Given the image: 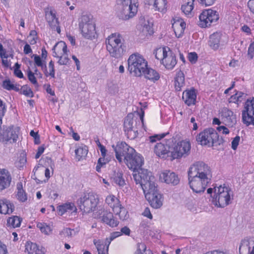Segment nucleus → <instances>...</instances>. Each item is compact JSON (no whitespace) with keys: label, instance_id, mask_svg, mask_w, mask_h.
Segmentation results:
<instances>
[{"label":"nucleus","instance_id":"de8ad7c7","mask_svg":"<svg viewBox=\"0 0 254 254\" xmlns=\"http://www.w3.org/2000/svg\"><path fill=\"white\" fill-rule=\"evenodd\" d=\"M49 72H48L46 68L45 69V74L46 76L49 75L51 76L52 77H55V68H54V62L52 61H51L49 64Z\"/></svg>","mask_w":254,"mask_h":254},{"label":"nucleus","instance_id":"6e6d98bb","mask_svg":"<svg viewBox=\"0 0 254 254\" xmlns=\"http://www.w3.org/2000/svg\"><path fill=\"white\" fill-rule=\"evenodd\" d=\"M20 65L17 63L15 64V68L14 70V74L19 78H23V74L21 71L20 70Z\"/></svg>","mask_w":254,"mask_h":254},{"label":"nucleus","instance_id":"c85d7f7f","mask_svg":"<svg viewBox=\"0 0 254 254\" xmlns=\"http://www.w3.org/2000/svg\"><path fill=\"white\" fill-rule=\"evenodd\" d=\"M52 50L54 57L61 56V55L67 53V46L65 42L60 41L54 46Z\"/></svg>","mask_w":254,"mask_h":254},{"label":"nucleus","instance_id":"bf43d9fd","mask_svg":"<svg viewBox=\"0 0 254 254\" xmlns=\"http://www.w3.org/2000/svg\"><path fill=\"white\" fill-rule=\"evenodd\" d=\"M197 55L195 52L190 53L188 56V59L189 61L191 64H195L197 61Z\"/></svg>","mask_w":254,"mask_h":254},{"label":"nucleus","instance_id":"680f3d73","mask_svg":"<svg viewBox=\"0 0 254 254\" xmlns=\"http://www.w3.org/2000/svg\"><path fill=\"white\" fill-rule=\"evenodd\" d=\"M248 56L250 59L254 57V42L251 43L249 47Z\"/></svg>","mask_w":254,"mask_h":254},{"label":"nucleus","instance_id":"69168bd1","mask_svg":"<svg viewBox=\"0 0 254 254\" xmlns=\"http://www.w3.org/2000/svg\"><path fill=\"white\" fill-rule=\"evenodd\" d=\"M0 254H8L6 246L0 241Z\"/></svg>","mask_w":254,"mask_h":254},{"label":"nucleus","instance_id":"0eeeda50","mask_svg":"<svg viewBox=\"0 0 254 254\" xmlns=\"http://www.w3.org/2000/svg\"><path fill=\"white\" fill-rule=\"evenodd\" d=\"M98 202V195L93 193L84 194L77 200L79 209L86 213L94 211Z\"/></svg>","mask_w":254,"mask_h":254},{"label":"nucleus","instance_id":"c9c22d12","mask_svg":"<svg viewBox=\"0 0 254 254\" xmlns=\"http://www.w3.org/2000/svg\"><path fill=\"white\" fill-rule=\"evenodd\" d=\"M22 220V219L19 216H12L7 220V225L13 228L19 227Z\"/></svg>","mask_w":254,"mask_h":254},{"label":"nucleus","instance_id":"13d9d810","mask_svg":"<svg viewBox=\"0 0 254 254\" xmlns=\"http://www.w3.org/2000/svg\"><path fill=\"white\" fill-rule=\"evenodd\" d=\"M14 84L10 80H5L2 82V87L8 90H11Z\"/></svg>","mask_w":254,"mask_h":254},{"label":"nucleus","instance_id":"5fc2aeb1","mask_svg":"<svg viewBox=\"0 0 254 254\" xmlns=\"http://www.w3.org/2000/svg\"><path fill=\"white\" fill-rule=\"evenodd\" d=\"M33 57L34 58L35 63L37 66L41 67L43 69L47 68L46 65L42 63L40 56L33 55Z\"/></svg>","mask_w":254,"mask_h":254},{"label":"nucleus","instance_id":"c756f323","mask_svg":"<svg viewBox=\"0 0 254 254\" xmlns=\"http://www.w3.org/2000/svg\"><path fill=\"white\" fill-rule=\"evenodd\" d=\"M102 220L112 227H116L119 224L118 221L114 218L113 214L111 212H105L102 216Z\"/></svg>","mask_w":254,"mask_h":254},{"label":"nucleus","instance_id":"f03ea898","mask_svg":"<svg viewBox=\"0 0 254 254\" xmlns=\"http://www.w3.org/2000/svg\"><path fill=\"white\" fill-rule=\"evenodd\" d=\"M138 5V0H119L117 3V16L123 20L132 18L137 12Z\"/></svg>","mask_w":254,"mask_h":254},{"label":"nucleus","instance_id":"6ab92c4d","mask_svg":"<svg viewBox=\"0 0 254 254\" xmlns=\"http://www.w3.org/2000/svg\"><path fill=\"white\" fill-rule=\"evenodd\" d=\"M160 179L164 183L172 186H176L180 183V178L177 174L170 171L166 170L160 175Z\"/></svg>","mask_w":254,"mask_h":254},{"label":"nucleus","instance_id":"2f4dec72","mask_svg":"<svg viewBox=\"0 0 254 254\" xmlns=\"http://www.w3.org/2000/svg\"><path fill=\"white\" fill-rule=\"evenodd\" d=\"M221 35L220 33H214L210 36L209 45L213 50L218 49L220 44V41Z\"/></svg>","mask_w":254,"mask_h":254},{"label":"nucleus","instance_id":"a211bd4d","mask_svg":"<svg viewBox=\"0 0 254 254\" xmlns=\"http://www.w3.org/2000/svg\"><path fill=\"white\" fill-rule=\"evenodd\" d=\"M219 118L226 126L233 127L237 123L236 115L227 108L221 109L219 112Z\"/></svg>","mask_w":254,"mask_h":254},{"label":"nucleus","instance_id":"9b49d317","mask_svg":"<svg viewBox=\"0 0 254 254\" xmlns=\"http://www.w3.org/2000/svg\"><path fill=\"white\" fill-rule=\"evenodd\" d=\"M20 127L11 126H3L0 129V141L7 143L15 142L18 137Z\"/></svg>","mask_w":254,"mask_h":254},{"label":"nucleus","instance_id":"423d86ee","mask_svg":"<svg viewBox=\"0 0 254 254\" xmlns=\"http://www.w3.org/2000/svg\"><path fill=\"white\" fill-rule=\"evenodd\" d=\"M133 178L136 184H139L143 191L150 187H154L156 184L154 182V177L151 172L146 169L140 168L138 170L133 173Z\"/></svg>","mask_w":254,"mask_h":254},{"label":"nucleus","instance_id":"39448f33","mask_svg":"<svg viewBox=\"0 0 254 254\" xmlns=\"http://www.w3.org/2000/svg\"><path fill=\"white\" fill-rule=\"evenodd\" d=\"M232 197V192L231 190L228 187L220 186L214 188L212 202L217 207H224L230 204Z\"/></svg>","mask_w":254,"mask_h":254},{"label":"nucleus","instance_id":"f257e3e1","mask_svg":"<svg viewBox=\"0 0 254 254\" xmlns=\"http://www.w3.org/2000/svg\"><path fill=\"white\" fill-rule=\"evenodd\" d=\"M123 36L119 33L111 34L106 39V49L111 57L119 59L123 56L126 46Z\"/></svg>","mask_w":254,"mask_h":254},{"label":"nucleus","instance_id":"774afa93","mask_svg":"<svg viewBox=\"0 0 254 254\" xmlns=\"http://www.w3.org/2000/svg\"><path fill=\"white\" fill-rule=\"evenodd\" d=\"M248 6L251 12L254 14V0H249L248 2Z\"/></svg>","mask_w":254,"mask_h":254},{"label":"nucleus","instance_id":"aec40b11","mask_svg":"<svg viewBox=\"0 0 254 254\" xmlns=\"http://www.w3.org/2000/svg\"><path fill=\"white\" fill-rule=\"evenodd\" d=\"M154 151L155 154L160 158H166L171 155L170 146L164 140L157 143L154 146Z\"/></svg>","mask_w":254,"mask_h":254},{"label":"nucleus","instance_id":"9d476101","mask_svg":"<svg viewBox=\"0 0 254 254\" xmlns=\"http://www.w3.org/2000/svg\"><path fill=\"white\" fill-rule=\"evenodd\" d=\"M143 192L146 199L153 208L157 209L162 205V195L158 191L156 184L154 185V187L152 186V187L144 190Z\"/></svg>","mask_w":254,"mask_h":254},{"label":"nucleus","instance_id":"a878e982","mask_svg":"<svg viewBox=\"0 0 254 254\" xmlns=\"http://www.w3.org/2000/svg\"><path fill=\"white\" fill-rule=\"evenodd\" d=\"M14 205L9 200L6 199H0V213L10 214L14 210Z\"/></svg>","mask_w":254,"mask_h":254},{"label":"nucleus","instance_id":"49530a36","mask_svg":"<svg viewBox=\"0 0 254 254\" xmlns=\"http://www.w3.org/2000/svg\"><path fill=\"white\" fill-rule=\"evenodd\" d=\"M152 23L149 22L148 21H145L142 27V32L145 34L151 35L153 33V30L152 28Z\"/></svg>","mask_w":254,"mask_h":254},{"label":"nucleus","instance_id":"1a4fd4ad","mask_svg":"<svg viewBox=\"0 0 254 254\" xmlns=\"http://www.w3.org/2000/svg\"><path fill=\"white\" fill-rule=\"evenodd\" d=\"M188 173L209 180H211V169L207 164L202 161L194 163L190 167Z\"/></svg>","mask_w":254,"mask_h":254},{"label":"nucleus","instance_id":"e433bc0d","mask_svg":"<svg viewBox=\"0 0 254 254\" xmlns=\"http://www.w3.org/2000/svg\"><path fill=\"white\" fill-rule=\"evenodd\" d=\"M113 211L116 215H118L120 219L122 220H126L128 217V212L124 207H122L121 204L117 205Z\"/></svg>","mask_w":254,"mask_h":254},{"label":"nucleus","instance_id":"b1692460","mask_svg":"<svg viewBox=\"0 0 254 254\" xmlns=\"http://www.w3.org/2000/svg\"><path fill=\"white\" fill-rule=\"evenodd\" d=\"M182 98L185 103L189 106L194 105L196 102V94L194 88L184 91Z\"/></svg>","mask_w":254,"mask_h":254},{"label":"nucleus","instance_id":"473e14b6","mask_svg":"<svg viewBox=\"0 0 254 254\" xmlns=\"http://www.w3.org/2000/svg\"><path fill=\"white\" fill-rule=\"evenodd\" d=\"M185 85V74L180 70L176 74L175 80V87L177 91H181L182 87Z\"/></svg>","mask_w":254,"mask_h":254},{"label":"nucleus","instance_id":"a18cd8bd","mask_svg":"<svg viewBox=\"0 0 254 254\" xmlns=\"http://www.w3.org/2000/svg\"><path fill=\"white\" fill-rule=\"evenodd\" d=\"M37 227L42 233L46 235H49L52 231L50 226L45 223L38 222L37 223Z\"/></svg>","mask_w":254,"mask_h":254},{"label":"nucleus","instance_id":"8fccbe9b","mask_svg":"<svg viewBox=\"0 0 254 254\" xmlns=\"http://www.w3.org/2000/svg\"><path fill=\"white\" fill-rule=\"evenodd\" d=\"M20 93L27 97H32L33 96V93L31 88L26 85L21 87Z\"/></svg>","mask_w":254,"mask_h":254},{"label":"nucleus","instance_id":"ddd939ff","mask_svg":"<svg viewBox=\"0 0 254 254\" xmlns=\"http://www.w3.org/2000/svg\"><path fill=\"white\" fill-rule=\"evenodd\" d=\"M189 184L194 192H203L211 180L188 173Z\"/></svg>","mask_w":254,"mask_h":254},{"label":"nucleus","instance_id":"864d4df0","mask_svg":"<svg viewBox=\"0 0 254 254\" xmlns=\"http://www.w3.org/2000/svg\"><path fill=\"white\" fill-rule=\"evenodd\" d=\"M167 133H162L161 134H155L152 136H150L149 137V140L151 143H154L157 140H160L161 139L164 137Z\"/></svg>","mask_w":254,"mask_h":254},{"label":"nucleus","instance_id":"dca6fc26","mask_svg":"<svg viewBox=\"0 0 254 254\" xmlns=\"http://www.w3.org/2000/svg\"><path fill=\"white\" fill-rule=\"evenodd\" d=\"M242 120L247 126L254 125V98L252 100H247L245 104V110L242 112Z\"/></svg>","mask_w":254,"mask_h":254},{"label":"nucleus","instance_id":"20e7f679","mask_svg":"<svg viewBox=\"0 0 254 254\" xmlns=\"http://www.w3.org/2000/svg\"><path fill=\"white\" fill-rule=\"evenodd\" d=\"M128 70L130 73L136 77L143 75L147 66V62L144 58L138 53L131 55L127 60Z\"/></svg>","mask_w":254,"mask_h":254},{"label":"nucleus","instance_id":"7ed1b4c3","mask_svg":"<svg viewBox=\"0 0 254 254\" xmlns=\"http://www.w3.org/2000/svg\"><path fill=\"white\" fill-rule=\"evenodd\" d=\"M197 142L204 146L212 147L215 143L218 145L222 144L224 140L222 137H219L216 131L212 128L204 129L196 137Z\"/></svg>","mask_w":254,"mask_h":254},{"label":"nucleus","instance_id":"4468645a","mask_svg":"<svg viewBox=\"0 0 254 254\" xmlns=\"http://www.w3.org/2000/svg\"><path fill=\"white\" fill-rule=\"evenodd\" d=\"M191 144L190 141L182 140L177 143L171 151V160L186 157L190 153Z\"/></svg>","mask_w":254,"mask_h":254},{"label":"nucleus","instance_id":"393cba45","mask_svg":"<svg viewBox=\"0 0 254 254\" xmlns=\"http://www.w3.org/2000/svg\"><path fill=\"white\" fill-rule=\"evenodd\" d=\"M82 36L86 39H92L95 37L96 34L95 24H89L83 27H79Z\"/></svg>","mask_w":254,"mask_h":254},{"label":"nucleus","instance_id":"f3484780","mask_svg":"<svg viewBox=\"0 0 254 254\" xmlns=\"http://www.w3.org/2000/svg\"><path fill=\"white\" fill-rule=\"evenodd\" d=\"M116 153L117 159L120 163L122 162V157H124V159L127 155L134 152V149L128 146L126 142H118L116 146L113 145Z\"/></svg>","mask_w":254,"mask_h":254},{"label":"nucleus","instance_id":"3c124183","mask_svg":"<svg viewBox=\"0 0 254 254\" xmlns=\"http://www.w3.org/2000/svg\"><path fill=\"white\" fill-rule=\"evenodd\" d=\"M127 137L130 139H134L138 134L137 131L133 129V128L125 131Z\"/></svg>","mask_w":254,"mask_h":254},{"label":"nucleus","instance_id":"052dcab7","mask_svg":"<svg viewBox=\"0 0 254 254\" xmlns=\"http://www.w3.org/2000/svg\"><path fill=\"white\" fill-rule=\"evenodd\" d=\"M146 250V246L144 243H140L137 244V254H143Z\"/></svg>","mask_w":254,"mask_h":254},{"label":"nucleus","instance_id":"79ce46f5","mask_svg":"<svg viewBox=\"0 0 254 254\" xmlns=\"http://www.w3.org/2000/svg\"><path fill=\"white\" fill-rule=\"evenodd\" d=\"M133 114L132 113L128 114L126 117L124 121V130L133 128Z\"/></svg>","mask_w":254,"mask_h":254},{"label":"nucleus","instance_id":"5701e85b","mask_svg":"<svg viewBox=\"0 0 254 254\" xmlns=\"http://www.w3.org/2000/svg\"><path fill=\"white\" fill-rule=\"evenodd\" d=\"M46 18L49 23L50 27L56 31L58 33H61V28L58 18H56L55 13L53 11L46 12Z\"/></svg>","mask_w":254,"mask_h":254},{"label":"nucleus","instance_id":"c03bdc74","mask_svg":"<svg viewBox=\"0 0 254 254\" xmlns=\"http://www.w3.org/2000/svg\"><path fill=\"white\" fill-rule=\"evenodd\" d=\"M75 153L78 160H80L82 157L86 156L88 149L86 146L80 147L75 150Z\"/></svg>","mask_w":254,"mask_h":254},{"label":"nucleus","instance_id":"09e8293b","mask_svg":"<svg viewBox=\"0 0 254 254\" xmlns=\"http://www.w3.org/2000/svg\"><path fill=\"white\" fill-rule=\"evenodd\" d=\"M61 56H56V57L59 58L58 63L60 65H66L68 63L69 58L67 53L61 55Z\"/></svg>","mask_w":254,"mask_h":254},{"label":"nucleus","instance_id":"ea45409f","mask_svg":"<svg viewBox=\"0 0 254 254\" xmlns=\"http://www.w3.org/2000/svg\"><path fill=\"white\" fill-rule=\"evenodd\" d=\"M105 201L106 203L112 208L113 211L115 208L117 207V205H119L120 204L119 199L113 195H109L108 196L106 197Z\"/></svg>","mask_w":254,"mask_h":254},{"label":"nucleus","instance_id":"f704fd0d","mask_svg":"<svg viewBox=\"0 0 254 254\" xmlns=\"http://www.w3.org/2000/svg\"><path fill=\"white\" fill-rule=\"evenodd\" d=\"M91 23L95 24L93 16L90 14H83L79 20V27L88 25Z\"/></svg>","mask_w":254,"mask_h":254},{"label":"nucleus","instance_id":"338daca9","mask_svg":"<svg viewBox=\"0 0 254 254\" xmlns=\"http://www.w3.org/2000/svg\"><path fill=\"white\" fill-rule=\"evenodd\" d=\"M0 57L1 59H7L8 57V55L6 54L5 50L3 49L1 43H0Z\"/></svg>","mask_w":254,"mask_h":254},{"label":"nucleus","instance_id":"58836bf2","mask_svg":"<svg viewBox=\"0 0 254 254\" xmlns=\"http://www.w3.org/2000/svg\"><path fill=\"white\" fill-rule=\"evenodd\" d=\"M17 193L16 197L18 200L21 202H24L27 199V195L23 190L22 184L21 183H19L17 184Z\"/></svg>","mask_w":254,"mask_h":254},{"label":"nucleus","instance_id":"4be33fe9","mask_svg":"<svg viewBox=\"0 0 254 254\" xmlns=\"http://www.w3.org/2000/svg\"><path fill=\"white\" fill-rule=\"evenodd\" d=\"M11 177L9 172L6 169L0 170V191L9 187Z\"/></svg>","mask_w":254,"mask_h":254},{"label":"nucleus","instance_id":"412c9836","mask_svg":"<svg viewBox=\"0 0 254 254\" xmlns=\"http://www.w3.org/2000/svg\"><path fill=\"white\" fill-rule=\"evenodd\" d=\"M240 254H254V241L248 239L243 240L239 247Z\"/></svg>","mask_w":254,"mask_h":254},{"label":"nucleus","instance_id":"72a5a7b5","mask_svg":"<svg viewBox=\"0 0 254 254\" xmlns=\"http://www.w3.org/2000/svg\"><path fill=\"white\" fill-rule=\"evenodd\" d=\"M76 210V208L74 203L68 202L60 205L58 207V213L60 215H63L66 212H74Z\"/></svg>","mask_w":254,"mask_h":254},{"label":"nucleus","instance_id":"603ef678","mask_svg":"<svg viewBox=\"0 0 254 254\" xmlns=\"http://www.w3.org/2000/svg\"><path fill=\"white\" fill-rule=\"evenodd\" d=\"M121 235V232H115L111 234L109 238L106 239L105 244L106 245L109 246L111 241L117 237H118Z\"/></svg>","mask_w":254,"mask_h":254},{"label":"nucleus","instance_id":"6e6552de","mask_svg":"<svg viewBox=\"0 0 254 254\" xmlns=\"http://www.w3.org/2000/svg\"><path fill=\"white\" fill-rule=\"evenodd\" d=\"M155 54V58L157 59H161L160 57H157V54L162 55V64L168 69H173L177 64V60L175 55L170 51L169 47H163L156 50Z\"/></svg>","mask_w":254,"mask_h":254},{"label":"nucleus","instance_id":"2eb2a0df","mask_svg":"<svg viewBox=\"0 0 254 254\" xmlns=\"http://www.w3.org/2000/svg\"><path fill=\"white\" fill-rule=\"evenodd\" d=\"M124 161L128 168L132 170L133 172L140 169L143 164V158L140 155L137 154L135 150L134 152L127 155Z\"/></svg>","mask_w":254,"mask_h":254},{"label":"nucleus","instance_id":"bb28decb","mask_svg":"<svg viewBox=\"0 0 254 254\" xmlns=\"http://www.w3.org/2000/svg\"><path fill=\"white\" fill-rule=\"evenodd\" d=\"M172 28L177 37H181L186 28V23L181 19H178L172 24Z\"/></svg>","mask_w":254,"mask_h":254},{"label":"nucleus","instance_id":"4c0bfd02","mask_svg":"<svg viewBox=\"0 0 254 254\" xmlns=\"http://www.w3.org/2000/svg\"><path fill=\"white\" fill-rule=\"evenodd\" d=\"M93 243L97 249L98 254H108L109 246L102 244L100 240H94Z\"/></svg>","mask_w":254,"mask_h":254},{"label":"nucleus","instance_id":"4d7b16f0","mask_svg":"<svg viewBox=\"0 0 254 254\" xmlns=\"http://www.w3.org/2000/svg\"><path fill=\"white\" fill-rule=\"evenodd\" d=\"M28 78L29 81L34 85H37V81L34 75V73L30 69L28 71Z\"/></svg>","mask_w":254,"mask_h":254},{"label":"nucleus","instance_id":"37998d69","mask_svg":"<svg viewBox=\"0 0 254 254\" xmlns=\"http://www.w3.org/2000/svg\"><path fill=\"white\" fill-rule=\"evenodd\" d=\"M123 176V174L121 172H118L115 173L113 178L114 183L120 187H123L126 184Z\"/></svg>","mask_w":254,"mask_h":254},{"label":"nucleus","instance_id":"0e129e2a","mask_svg":"<svg viewBox=\"0 0 254 254\" xmlns=\"http://www.w3.org/2000/svg\"><path fill=\"white\" fill-rule=\"evenodd\" d=\"M106 163L105 162L104 157L100 158L98 160V163L96 167V170L97 172H100V169L101 167H102L104 165H105Z\"/></svg>","mask_w":254,"mask_h":254},{"label":"nucleus","instance_id":"f8f14e48","mask_svg":"<svg viewBox=\"0 0 254 254\" xmlns=\"http://www.w3.org/2000/svg\"><path fill=\"white\" fill-rule=\"evenodd\" d=\"M217 11L211 9H205L199 16L198 25L201 28H206L215 24L219 19Z\"/></svg>","mask_w":254,"mask_h":254},{"label":"nucleus","instance_id":"a19ab883","mask_svg":"<svg viewBox=\"0 0 254 254\" xmlns=\"http://www.w3.org/2000/svg\"><path fill=\"white\" fill-rule=\"evenodd\" d=\"M195 0H190L182 5V11L187 15H191V11L193 8V2Z\"/></svg>","mask_w":254,"mask_h":254},{"label":"nucleus","instance_id":"e2e57ef3","mask_svg":"<svg viewBox=\"0 0 254 254\" xmlns=\"http://www.w3.org/2000/svg\"><path fill=\"white\" fill-rule=\"evenodd\" d=\"M240 140L239 136H236L232 141V148L235 150L239 145Z\"/></svg>","mask_w":254,"mask_h":254},{"label":"nucleus","instance_id":"cd10ccee","mask_svg":"<svg viewBox=\"0 0 254 254\" xmlns=\"http://www.w3.org/2000/svg\"><path fill=\"white\" fill-rule=\"evenodd\" d=\"M148 3L152 5L154 9L165 13L167 10V0H148Z\"/></svg>","mask_w":254,"mask_h":254},{"label":"nucleus","instance_id":"7c9ffc66","mask_svg":"<svg viewBox=\"0 0 254 254\" xmlns=\"http://www.w3.org/2000/svg\"><path fill=\"white\" fill-rule=\"evenodd\" d=\"M143 75L146 78L153 81V82L158 80L160 78V74L159 73L151 68H148V66H147V68L145 69V71L143 72Z\"/></svg>","mask_w":254,"mask_h":254}]
</instances>
